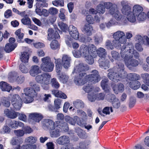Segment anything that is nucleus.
Returning a JSON list of instances; mask_svg holds the SVG:
<instances>
[{
    "label": "nucleus",
    "mask_w": 149,
    "mask_h": 149,
    "mask_svg": "<svg viewBox=\"0 0 149 149\" xmlns=\"http://www.w3.org/2000/svg\"><path fill=\"white\" fill-rule=\"evenodd\" d=\"M88 47L89 56L87 58L89 59V61H88V63L89 64L91 65L94 63L93 58H95L96 56V48L93 44L90 45L88 46Z\"/></svg>",
    "instance_id": "9"
},
{
    "label": "nucleus",
    "mask_w": 149,
    "mask_h": 149,
    "mask_svg": "<svg viewBox=\"0 0 149 149\" xmlns=\"http://www.w3.org/2000/svg\"><path fill=\"white\" fill-rule=\"evenodd\" d=\"M65 120L66 122L73 125H75L76 123L81 126L84 125L83 121L77 116H74L73 118L68 116H66L65 117Z\"/></svg>",
    "instance_id": "10"
},
{
    "label": "nucleus",
    "mask_w": 149,
    "mask_h": 149,
    "mask_svg": "<svg viewBox=\"0 0 149 149\" xmlns=\"http://www.w3.org/2000/svg\"><path fill=\"white\" fill-rule=\"evenodd\" d=\"M22 23L24 25H29L31 23L30 19L29 17H25L21 19Z\"/></svg>",
    "instance_id": "48"
},
{
    "label": "nucleus",
    "mask_w": 149,
    "mask_h": 149,
    "mask_svg": "<svg viewBox=\"0 0 149 149\" xmlns=\"http://www.w3.org/2000/svg\"><path fill=\"white\" fill-rule=\"evenodd\" d=\"M58 79L60 81L63 83H66L68 80L69 77L65 74L63 73L60 74V73H57Z\"/></svg>",
    "instance_id": "34"
},
{
    "label": "nucleus",
    "mask_w": 149,
    "mask_h": 149,
    "mask_svg": "<svg viewBox=\"0 0 149 149\" xmlns=\"http://www.w3.org/2000/svg\"><path fill=\"white\" fill-rule=\"evenodd\" d=\"M55 30L52 29H49L48 31L47 39L50 41L54 38H60V36L58 31H60L58 28L55 29Z\"/></svg>",
    "instance_id": "12"
},
{
    "label": "nucleus",
    "mask_w": 149,
    "mask_h": 149,
    "mask_svg": "<svg viewBox=\"0 0 149 149\" xmlns=\"http://www.w3.org/2000/svg\"><path fill=\"white\" fill-rule=\"evenodd\" d=\"M55 61L54 63L55 65L56 71L57 73H61L62 70L63 64L62 60L60 58H54Z\"/></svg>",
    "instance_id": "22"
},
{
    "label": "nucleus",
    "mask_w": 149,
    "mask_h": 149,
    "mask_svg": "<svg viewBox=\"0 0 149 149\" xmlns=\"http://www.w3.org/2000/svg\"><path fill=\"white\" fill-rule=\"evenodd\" d=\"M37 5L39 7H41L42 8L43 7H47L48 6V4L45 1H41L40 0L39 1Z\"/></svg>",
    "instance_id": "62"
},
{
    "label": "nucleus",
    "mask_w": 149,
    "mask_h": 149,
    "mask_svg": "<svg viewBox=\"0 0 149 149\" xmlns=\"http://www.w3.org/2000/svg\"><path fill=\"white\" fill-rule=\"evenodd\" d=\"M6 122L9 127L15 129L17 128L18 127H23L24 126L23 123L15 120H8L6 121Z\"/></svg>",
    "instance_id": "15"
},
{
    "label": "nucleus",
    "mask_w": 149,
    "mask_h": 149,
    "mask_svg": "<svg viewBox=\"0 0 149 149\" xmlns=\"http://www.w3.org/2000/svg\"><path fill=\"white\" fill-rule=\"evenodd\" d=\"M56 142L59 145H66L70 144V139L69 137L66 135H63L60 136L56 140Z\"/></svg>",
    "instance_id": "18"
},
{
    "label": "nucleus",
    "mask_w": 149,
    "mask_h": 149,
    "mask_svg": "<svg viewBox=\"0 0 149 149\" xmlns=\"http://www.w3.org/2000/svg\"><path fill=\"white\" fill-rule=\"evenodd\" d=\"M58 25L61 29L63 32H66L68 30V26L65 23H64L62 22H59Z\"/></svg>",
    "instance_id": "43"
},
{
    "label": "nucleus",
    "mask_w": 149,
    "mask_h": 149,
    "mask_svg": "<svg viewBox=\"0 0 149 149\" xmlns=\"http://www.w3.org/2000/svg\"><path fill=\"white\" fill-rule=\"evenodd\" d=\"M45 125L47 128L49 130L54 129L56 127H59L60 128L64 129L63 124L65 125L67 124L65 122H61L59 121L54 122L52 120L49 119H46L45 121Z\"/></svg>",
    "instance_id": "7"
},
{
    "label": "nucleus",
    "mask_w": 149,
    "mask_h": 149,
    "mask_svg": "<svg viewBox=\"0 0 149 149\" xmlns=\"http://www.w3.org/2000/svg\"><path fill=\"white\" fill-rule=\"evenodd\" d=\"M51 75L49 73L43 72L38 75L35 77V80L38 83L42 84V86L45 90H48L49 88V85L50 83Z\"/></svg>",
    "instance_id": "4"
},
{
    "label": "nucleus",
    "mask_w": 149,
    "mask_h": 149,
    "mask_svg": "<svg viewBox=\"0 0 149 149\" xmlns=\"http://www.w3.org/2000/svg\"><path fill=\"white\" fill-rule=\"evenodd\" d=\"M16 47L13 44L8 43L6 44L4 49L6 53H9L13 51Z\"/></svg>",
    "instance_id": "32"
},
{
    "label": "nucleus",
    "mask_w": 149,
    "mask_h": 149,
    "mask_svg": "<svg viewBox=\"0 0 149 149\" xmlns=\"http://www.w3.org/2000/svg\"><path fill=\"white\" fill-rule=\"evenodd\" d=\"M93 28L92 26L88 24H86L83 28L82 31L87 36H91L92 35V31Z\"/></svg>",
    "instance_id": "28"
},
{
    "label": "nucleus",
    "mask_w": 149,
    "mask_h": 149,
    "mask_svg": "<svg viewBox=\"0 0 149 149\" xmlns=\"http://www.w3.org/2000/svg\"><path fill=\"white\" fill-rule=\"evenodd\" d=\"M50 47L53 50H56L60 47V45L58 42L56 40H53L51 42Z\"/></svg>",
    "instance_id": "41"
},
{
    "label": "nucleus",
    "mask_w": 149,
    "mask_h": 149,
    "mask_svg": "<svg viewBox=\"0 0 149 149\" xmlns=\"http://www.w3.org/2000/svg\"><path fill=\"white\" fill-rule=\"evenodd\" d=\"M77 135L81 139H84L86 138V133L81 130H80L78 131Z\"/></svg>",
    "instance_id": "63"
},
{
    "label": "nucleus",
    "mask_w": 149,
    "mask_h": 149,
    "mask_svg": "<svg viewBox=\"0 0 149 149\" xmlns=\"http://www.w3.org/2000/svg\"><path fill=\"white\" fill-rule=\"evenodd\" d=\"M25 79V77L22 75L17 76L15 80L18 84H21L23 83Z\"/></svg>",
    "instance_id": "54"
},
{
    "label": "nucleus",
    "mask_w": 149,
    "mask_h": 149,
    "mask_svg": "<svg viewBox=\"0 0 149 149\" xmlns=\"http://www.w3.org/2000/svg\"><path fill=\"white\" fill-rule=\"evenodd\" d=\"M116 39H114L112 41L114 45V47H115L118 49H120L121 50L120 54L122 57H124V53L125 52L127 51L128 50H129V54H130V51L131 50L130 48L128 47V45H125L126 42H122Z\"/></svg>",
    "instance_id": "6"
},
{
    "label": "nucleus",
    "mask_w": 149,
    "mask_h": 149,
    "mask_svg": "<svg viewBox=\"0 0 149 149\" xmlns=\"http://www.w3.org/2000/svg\"><path fill=\"white\" fill-rule=\"evenodd\" d=\"M73 104L75 108L77 109L83 108L84 107V102L79 100H76L74 102Z\"/></svg>",
    "instance_id": "37"
},
{
    "label": "nucleus",
    "mask_w": 149,
    "mask_h": 149,
    "mask_svg": "<svg viewBox=\"0 0 149 149\" xmlns=\"http://www.w3.org/2000/svg\"><path fill=\"white\" fill-rule=\"evenodd\" d=\"M10 99L9 97H3L1 100V102L2 105L7 107H9L10 105Z\"/></svg>",
    "instance_id": "35"
},
{
    "label": "nucleus",
    "mask_w": 149,
    "mask_h": 149,
    "mask_svg": "<svg viewBox=\"0 0 149 149\" xmlns=\"http://www.w3.org/2000/svg\"><path fill=\"white\" fill-rule=\"evenodd\" d=\"M122 13L127 16L128 21L132 22H135L136 20V17L138 20L140 15V5H135L133 7V12L130 6L125 5L123 6L121 9Z\"/></svg>",
    "instance_id": "3"
},
{
    "label": "nucleus",
    "mask_w": 149,
    "mask_h": 149,
    "mask_svg": "<svg viewBox=\"0 0 149 149\" xmlns=\"http://www.w3.org/2000/svg\"><path fill=\"white\" fill-rule=\"evenodd\" d=\"M52 3L54 5L56 6L62 7L64 5L63 0H56L52 1Z\"/></svg>",
    "instance_id": "45"
},
{
    "label": "nucleus",
    "mask_w": 149,
    "mask_h": 149,
    "mask_svg": "<svg viewBox=\"0 0 149 149\" xmlns=\"http://www.w3.org/2000/svg\"><path fill=\"white\" fill-rule=\"evenodd\" d=\"M136 102V100L135 98L133 97H131L130 98V102L129 103V107L131 108H132L135 105Z\"/></svg>",
    "instance_id": "50"
},
{
    "label": "nucleus",
    "mask_w": 149,
    "mask_h": 149,
    "mask_svg": "<svg viewBox=\"0 0 149 149\" xmlns=\"http://www.w3.org/2000/svg\"><path fill=\"white\" fill-rule=\"evenodd\" d=\"M14 132L15 135L18 136H23L24 132L22 130H14Z\"/></svg>",
    "instance_id": "58"
},
{
    "label": "nucleus",
    "mask_w": 149,
    "mask_h": 149,
    "mask_svg": "<svg viewBox=\"0 0 149 149\" xmlns=\"http://www.w3.org/2000/svg\"><path fill=\"white\" fill-rule=\"evenodd\" d=\"M29 85L31 88L27 87L25 88L26 89L28 90L31 92V91H34V94L36 96L37 95V92L39 91L40 90V86L39 84L37 83V82H31L29 83Z\"/></svg>",
    "instance_id": "14"
},
{
    "label": "nucleus",
    "mask_w": 149,
    "mask_h": 149,
    "mask_svg": "<svg viewBox=\"0 0 149 149\" xmlns=\"http://www.w3.org/2000/svg\"><path fill=\"white\" fill-rule=\"evenodd\" d=\"M29 58V54L27 52H24L22 53L20 58L21 61L25 63H27Z\"/></svg>",
    "instance_id": "33"
},
{
    "label": "nucleus",
    "mask_w": 149,
    "mask_h": 149,
    "mask_svg": "<svg viewBox=\"0 0 149 149\" xmlns=\"http://www.w3.org/2000/svg\"><path fill=\"white\" fill-rule=\"evenodd\" d=\"M118 65L117 71L116 72L115 69H109L108 74V78L115 82L127 77V81L129 83V86L132 89L136 90L140 88L139 81V77L135 73H130L127 75L125 71L124 65L122 63L119 62L117 63Z\"/></svg>",
    "instance_id": "2"
},
{
    "label": "nucleus",
    "mask_w": 149,
    "mask_h": 149,
    "mask_svg": "<svg viewBox=\"0 0 149 149\" xmlns=\"http://www.w3.org/2000/svg\"><path fill=\"white\" fill-rule=\"evenodd\" d=\"M24 93L22 94V99L24 103L29 104L31 103L34 100V97L36 96L34 94L35 93L34 91H31V92L24 88Z\"/></svg>",
    "instance_id": "8"
},
{
    "label": "nucleus",
    "mask_w": 149,
    "mask_h": 149,
    "mask_svg": "<svg viewBox=\"0 0 149 149\" xmlns=\"http://www.w3.org/2000/svg\"><path fill=\"white\" fill-rule=\"evenodd\" d=\"M105 8L107 9H110L109 12L111 14H113L114 13L115 9L117 8V6L115 4H113L112 3L109 2L106 3H104Z\"/></svg>",
    "instance_id": "30"
},
{
    "label": "nucleus",
    "mask_w": 149,
    "mask_h": 149,
    "mask_svg": "<svg viewBox=\"0 0 149 149\" xmlns=\"http://www.w3.org/2000/svg\"><path fill=\"white\" fill-rule=\"evenodd\" d=\"M52 93L57 97L63 99H65L67 98V96L65 94L58 90H53L52 91Z\"/></svg>",
    "instance_id": "29"
},
{
    "label": "nucleus",
    "mask_w": 149,
    "mask_h": 149,
    "mask_svg": "<svg viewBox=\"0 0 149 149\" xmlns=\"http://www.w3.org/2000/svg\"><path fill=\"white\" fill-rule=\"evenodd\" d=\"M41 72V71L39 67L37 65L32 66L29 71L30 74L32 77H35Z\"/></svg>",
    "instance_id": "23"
},
{
    "label": "nucleus",
    "mask_w": 149,
    "mask_h": 149,
    "mask_svg": "<svg viewBox=\"0 0 149 149\" xmlns=\"http://www.w3.org/2000/svg\"><path fill=\"white\" fill-rule=\"evenodd\" d=\"M97 53L100 58H105L107 54L105 49L102 47L100 48L97 50Z\"/></svg>",
    "instance_id": "39"
},
{
    "label": "nucleus",
    "mask_w": 149,
    "mask_h": 149,
    "mask_svg": "<svg viewBox=\"0 0 149 149\" xmlns=\"http://www.w3.org/2000/svg\"><path fill=\"white\" fill-rule=\"evenodd\" d=\"M86 20L89 24H93L94 23L95 20L91 15H87L86 17Z\"/></svg>",
    "instance_id": "49"
},
{
    "label": "nucleus",
    "mask_w": 149,
    "mask_h": 149,
    "mask_svg": "<svg viewBox=\"0 0 149 149\" xmlns=\"http://www.w3.org/2000/svg\"><path fill=\"white\" fill-rule=\"evenodd\" d=\"M141 77L143 82L147 86H149V74L148 73L142 74Z\"/></svg>",
    "instance_id": "38"
},
{
    "label": "nucleus",
    "mask_w": 149,
    "mask_h": 149,
    "mask_svg": "<svg viewBox=\"0 0 149 149\" xmlns=\"http://www.w3.org/2000/svg\"><path fill=\"white\" fill-rule=\"evenodd\" d=\"M71 36L75 40H78L79 38V33L78 30L75 31L74 32L70 33Z\"/></svg>",
    "instance_id": "55"
},
{
    "label": "nucleus",
    "mask_w": 149,
    "mask_h": 149,
    "mask_svg": "<svg viewBox=\"0 0 149 149\" xmlns=\"http://www.w3.org/2000/svg\"><path fill=\"white\" fill-rule=\"evenodd\" d=\"M105 45L107 48L109 49H113L114 48L113 43L109 40H107Z\"/></svg>",
    "instance_id": "52"
},
{
    "label": "nucleus",
    "mask_w": 149,
    "mask_h": 149,
    "mask_svg": "<svg viewBox=\"0 0 149 149\" xmlns=\"http://www.w3.org/2000/svg\"><path fill=\"white\" fill-rule=\"evenodd\" d=\"M15 34L16 35V38L18 42H23L24 41L22 39L24 36V34L21 32V29L17 30L15 32Z\"/></svg>",
    "instance_id": "25"
},
{
    "label": "nucleus",
    "mask_w": 149,
    "mask_h": 149,
    "mask_svg": "<svg viewBox=\"0 0 149 149\" xmlns=\"http://www.w3.org/2000/svg\"><path fill=\"white\" fill-rule=\"evenodd\" d=\"M4 113L9 118L11 119H14L18 116L19 112H15L10 111L8 109H6L4 111Z\"/></svg>",
    "instance_id": "27"
},
{
    "label": "nucleus",
    "mask_w": 149,
    "mask_h": 149,
    "mask_svg": "<svg viewBox=\"0 0 149 149\" xmlns=\"http://www.w3.org/2000/svg\"><path fill=\"white\" fill-rule=\"evenodd\" d=\"M0 88L2 91L8 92H10L12 88V87L9 84L3 81L0 82Z\"/></svg>",
    "instance_id": "26"
},
{
    "label": "nucleus",
    "mask_w": 149,
    "mask_h": 149,
    "mask_svg": "<svg viewBox=\"0 0 149 149\" xmlns=\"http://www.w3.org/2000/svg\"><path fill=\"white\" fill-rule=\"evenodd\" d=\"M130 65L133 67L137 66L138 64V61L136 60L131 59L129 61Z\"/></svg>",
    "instance_id": "64"
},
{
    "label": "nucleus",
    "mask_w": 149,
    "mask_h": 149,
    "mask_svg": "<svg viewBox=\"0 0 149 149\" xmlns=\"http://www.w3.org/2000/svg\"><path fill=\"white\" fill-rule=\"evenodd\" d=\"M56 18L53 16L49 17L46 20V22L47 24H53L56 20Z\"/></svg>",
    "instance_id": "51"
},
{
    "label": "nucleus",
    "mask_w": 149,
    "mask_h": 149,
    "mask_svg": "<svg viewBox=\"0 0 149 149\" xmlns=\"http://www.w3.org/2000/svg\"><path fill=\"white\" fill-rule=\"evenodd\" d=\"M113 37L114 39L119 40L122 42H126V38L124 33L121 31H118L114 33Z\"/></svg>",
    "instance_id": "16"
},
{
    "label": "nucleus",
    "mask_w": 149,
    "mask_h": 149,
    "mask_svg": "<svg viewBox=\"0 0 149 149\" xmlns=\"http://www.w3.org/2000/svg\"><path fill=\"white\" fill-rule=\"evenodd\" d=\"M97 9L98 13L100 14L104 13L105 11L104 5L101 4H100L97 6Z\"/></svg>",
    "instance_id": "46"
},
{
    "label": "nucleus",
    "mask_w": 149,
    "mask_h": 149,
    "mask_svg": "<svg viewBox=\"0 0 149 149\" xmlns=\"http://www.w3.org/2000/svg\"><path fill=\"white\" fill-rule=\"evenodd\" d=\"M11 103L14 108L16 110L20 109L22 105L21 98L18 94H15L11 98Z\"/></svg>",
    "instance_id": "11"
},
{
    "label": "nucleus",
    "mask_w": 149,
    "mask_h": 149,
    "mask_svg": "<svg viewBox=\"0 0 149 149\" xmlns=\"http://www.w3.org/2000/svg\"><path fill=\"white\" fill-rule=\"evenodd\" d=\"M54 106L58 110L60 108V105L61 104V100L57 98L54 100Z\"/></svg>",
    "instance_id": "56"
},
{
    "label": "nucleus",
    "mask_w": 149,
    "mask_h": 149,
    "mask_svg": "<svg viewBox=\"0 0 149 149\" xmlns=\"http://www.w3.org/2000/svg\"><path fill=\"white\" fill-rule=\"evenodd\" d=\"M36 141V139L35 137L30 136L26 139V143L28 144L27 145H30L31 147L32 145L35 143Z\"/></svg>",
    "instance_id": "44"
},
{
    "label": "nucleus",
    "mask_w": 149,
    "mask_h": 149,
    "mask_svg": "<svg viewBox=\"0 0 149 149\" xmlns=\"http://www.w3.org/2000/svg\"><path fill=\"white\" fill-rule=\"evenodd\" d=\"M112 104L113 107L116 109L119 108L120 105V102L118 99L114 101H112Z\"/></svg>",
    "instance_id": "57"
},
{
    "label": "nucleus",
    "mask_w": 149,
    "mask_h": 149,
    "mask_svg": "<svg viewBox=\"0 0 149 149\" xmlns=\"http://www.w3.org/2000/svg\"><path fill=\"white\" fill-rule=\"evenodd\" d=\"M41 61L42 63L40 65V68L43 71L50 72L53 70L54 65L49 57H43L41 59Z\"/></svg>",
    "instance_id": "5"
},
{
    "label": "nucleus",
    "mask_w": 149,
    "mask_h": 149,
    "mask_svg": "<svg viewBox=\"0 0 149 149\" xmlns=\"http://www.w3.org/2000/svg\"><path fill=\"white\" fill-rule=\"evenodd\" d=\"M88 66L83 63H80L75 67L72 73H76L79 74V77H75L74 83L78 85H83L87 82L88 85L85 86L83 87V90L86 92L89 93L91 91L93 88L91 85L96 84L100 80L101 77L98 72L94 70L92 71L91 74L86 75L85 72L88 70Z\"/></svg>",
    "instance_id": "1"
},
{
    "label": "nucleus",
    "mask_w": 149,
    "mask_h": 149,
    "mask_svg": "<svg viewBox=\"0 0 149 149\" xmlns=\"http://www.w3.org/2000/svg\"><path fill=\"white\" fill-rule=\"evenodd\" d=\"M111 86L116 94H118L119 92H122L124 90V86L121 83H119L117 85L113 83L111 84Z\"/></svg>",
    "instance_id": "19"
},
{
    "label": "nucleus",
    "mask_w": 149,
    "mask_h": 149,
    "mask_svg": "<svg viewBox=\"0 0 149 149\" xmlns=\"http://www.w3.org/2000/svg\"><path fill=\"white\" fill-rule=\"evenodd\" d=\"M117 20H120L122 18V15L120 13L118 10L117 7L115 9L114 13L111 14Z\"/></svg>",
    "instance_id": "40"
},
{
    "label": "nucleus",
    "mask_w": 149,
    "mask_h": 149,
    "mask_svg": "<svg viewBox=\"0 0 149 149\" xmlns=\"http://www.w3.org/2000/svg\"><path fill=\"white\" fill-rule=\"evenodd\" d=\"M111 54L112 57L114 59L116 60L119 58L120 55L119 53L115 51H111Z\"/></svg>",
    "instance_id": "59"
},
{
    "label": "nucleus",
    "mask_w": 149,
    "mask_h": 149,
    "mask_svg": "<svg viewBox=\"0 0 149 149\" xmlns=\"http://www.w3.org/2000/svg\"><path fill=\"white\" fill-rule=\"evenodd\" d=\"M49 13L51 15H54L58 13V10L56 8H51L49 10Z\"/></svg>",
    "instance_id": "61"
},
{
    "label": "nucleus",
    "mask_w": 149,
    "mask_h": 149,
    "mask_svg": "<svg viewBox=\"0 0 149 149\" xmlns=\"http://www.w3.org/2000/svg\"><path fill=\"white\" fill-rule=\"evenodd\" d=\"M19 67V69L22 73H26L28 72V69L23 64L21 63L20 64Z\"/></svg>",
    "instance_id": "53"
},
{
    "label": "nucleus",
    "mask_w": 149,
    "mask_h": 149,
    "mask_svg": "<svg viewBox=\"0 0 149 149\" xmlns=\"http://www.w3.org/2000/svg\"><path fill=\"white\" fill-rule=\"evenodd\" d=\"M124 57L125 59L126 60H129L134 56L135 58H137L139 57V54L135 51H134L131 54L130 56H129L127 54L124 53Z\"/></svg>",
    "instance_id": "36"
},
{
    "label": "nucleus",
    "mask_w": 149,
    "mask_h": 149,
    "mask_svg": "<svg viewBox=\"0 0 149 149\" xmlns=\"http://www.w3.org/2000/svg\"><path fill=\"white\" fill-rule=\"evenodd\" d=\"M18 76L17 73L16 72H10L8 75V78L13 80L16 79Z\"/></svg>",
    "instance_id": "60"
},
{
    "label": "nucleus",
    "mask_w": 149,
    "mask_h": 149,
    "mask_svg": "<svg viewBox=\"0 0 149 149\" xmlns=\"http://www.w3.org/2000/svg\"><path fill=\"white\" fill-rule=\"evenodd\" d=\"M88 51V46L84 45H82L80 46L79 50L81 54L85 57L86 61L88 63V61L89 60V58H87L89 56Z\"/></svg>",
    "instance_id": "17"
},
{
    "label": "nucleus",
    "mask_w": 149,
    "mask_h": 149,
    "mask_svg": "<svg viewBox=\"0 0 149 149\" xmlns=\"http://www.w3.org/2000/svg\"><path fill=\"white\" fill-rule=\"evenodd\" d=\"M29 116L30 118L37 122H39L43 118L41 114L37 113H31L29 115Z\"/></svg>",
    "instance_id": "24"
},
{
    "label": "nucleus",
    "mask_w": 149,
    "mask_h": 149,
    "mask_svg": "<svg viewBox=\"0 0 149 149\" xmlns=\"http://www.w3.org/2000/svg\"><path fill=\"white\" fill-rule=\"evenodd\" d=\"M51 84L52 87L56 89H58L60 87L59 83L56 78H53L51 79Z\"/></svg>",
    "instance_id": "42"
},
{
    "label": "nucleus",
    "mask_w": 149,
    "mask_h": 149,
    "mask_svg": "<svg viewBox=\"0 0 149 149\" xmlns=\"http://www.w3.org/2000/svg\"><path fill=\"white\" fill-rule=\"evenodd\" d=\"M68 124L67 123L65 125V124H63V126H64V128H60L59 127H56L54 129L51 130H50V134L51 136L52 137H57L60 136V133L61 132V131L62 130H64L67 129L68 128Z\"/></svg>",
    "instance_id": "13"
},
{
    "label": "nucleus",
    "mask_w": 149,
    "mask_h": 149,
    "mask_svg": "<svg viewBox=\"0 0 149 149\" xmlns=\"http://www.w3.org/2000/svg\"><path fill=\"white\" fill-rule=\"evenodd\" d=\"M100 66L102 69H107L109 68L110 61L105 58H101L98 60Z\"/></svg>",
    "instance_id": "20"
},
{
    "label": "nucleus",
    "mask_w": 149,
    "mask_h": 149,
    "mask_svg": "<svg viewBox=\"0 0 149 149\" xmlns=\"http://www.w3.org/2000/svg\"><path fill=\"white\" fill-rule=\"evenodd\" d=\"M62 60L63 65L64 68H68L70 66L71 58L67 55L64 54L63 56Z\"/></svg>",
    "instance_id": "21"
},
{
    "label": "nucleus",
    "mask_w": 149,
    "mask_h": 149,
    "mask_svg": "<svg viewBox=\"0 0 149 149\" xmlns=\"http://www.w3.org/2000/svg\"><path fill=\"white\" fill-rule=\"evenodd\" d=\"M101 86L104 91L107 92L109 91V80L107 78H104L101 81Z\"/></svg>",
    "instance_id": "31"
},
{
    "label": "nucleus",
    "mask_w": 149,
    "mask_h": 149,
    "mask_svg": "<svg viewBox=\"0 0 149 149\" xmlns=\"http://www.w3.org/2000/svg\"><path fill=\"white\" fill-rule=\"evenodd\" d=\"M65 10L63 8H61L60 10L59 14V17L60 19L63 21L65 20V16L64 13H65Z\"/></svg>",
    "instance_id": "47"
}]
</instances>
